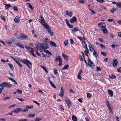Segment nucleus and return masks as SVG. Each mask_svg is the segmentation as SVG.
Here are the masks:
<instances>
[{
  "label": "nucleus",
  "instance_id": "6e6552de",
  "mask_svg": "<svg viewBox=\"0 0 121 121\" xmlns=\"http://www.w3.org/2000/svg\"><path fill=\"white\" fill-rule=\"evenodd\" d=\"M70 23H74L75 22H77V18L75 16H73L69 20Z\"/></svg>",
  "mask_w": 121,
  "mask_h": 121
},
{
  "label": "nucleus",
  "instance_id": "6e6d98bb",
  "mask_svg": "<svg viewBox=\"0 0 121 121\" xmlns=\"http://www.w3.org/2000/svg\"><path fill=\"white\" fill-rule=\"evenodd\" d=\"M65 21L67 25L69 23L68 20L67 19H65Z\"/></svg>",
  "mask_w": 121,
  "mask_h": 121
},
{
  "label": "nucleus",
  "instance_id": "69168bd1",
  "mask_svg": "<svg viewBox=\"0 0 121 121\" xmlns=\"http://www.w3.org/2000/svg\"><path fill=\"white\" fill-rule=\"evenodd\" d=\"M70 43L71 44H73L74 43V42L73 41V40L72 39H70Z\"/></svg>",
  "mask_w": 121,
  "mask_h": 121
},
{
  "label": "nucleus",
  "instance_id": "4468645a",
  "mask_svg": "<svg viewBox=\"0 0 121 121\" xmlns=\"http://www.w3.org/2000/svg\"><path fill=\"white\" fill-rule=\"evenodd\" d=\"M66 14L68 16H69L70 17H71L73 13L70 11H69V12L68 10H66Z\"/></svg>",
  "mask_w": 121,
  "mask_h": 121
},
{
  "label": "nucleus",
  "instance_id": "c03bdc74",
  "mask_svg": "<svg viewBox=\"0 0 121 121\" xmlns=\"http://www.w3.org/2000/svg\"><path fill=\"white\" fill-rule=\"evenodd\" d=\"M101 53L103 55L105 56H106L107 55V53L105 52H101Z\"/></svg>",
  "mask_w": 121,
  "mask_h": 121
},
{
  "label": "nucleus",
  "instance_id": "603ef678",
  "mask_svg": "<svg viewBox=\"0 0 121 121\" xmlns=\"http://www.w3.org/2000/svg\"><path fill=\"white\" fill-rule=\"evenodd\" d=\"M89 10L93 14H95V13L92 9H89Z\"/></svg>",
  "mask_w": 121,
  "mask_h": 121
},
{
  "label": "nucleus",
  "instance_id": "5701e85b",
  "mask_svg": "<svg viewBox=\"0 0 121 121\" xmlns=\"http://www.w3.org/2000/svg\"><path fill=\"white\" fill-rule=\"evenodd\" d=\"M77 31H79V30H78V28L76 27L74 28L72 30V31L73 34H74V33Z\"/></svg>",
  "mask_w": 121,
  "mask_h": 121
},
{
  "label": "nucleus",
  "instance_id": "6ab92c4d",
  "mask_svg": "<svg viewBox=\"0 0 121 121\" xmlns=\"http://www.w3.org/2000/svg\"><path fill=\"white\" fill-rule=\"evenodd\" d=\"M15 44L17 46L21 48H24V47L23 46V45L21 44L20 43H15Z\"/></svg>",
  "mask_w": 121,
  "mask_h": 121
},
{
  "label": "nucleus",
  "instance_id": "f03ea898",
  "mask_svg": "<svg viewBox=\"0 0 121 121\" xmlns=\"http://www.w3.org/2000/svg\"><path fill=\"white\" fill-rule=\"evenodd\" d=\"M37 49L39 50L40 52H42L43 51H45V50L46 49L45 46L42 45L40 43H39L35 46Z\"/></svg>",
  "mask_w": 121,
  "mask_h": 121
},
{
  "label": "nucleus",
  "instance_id": "4be33fe9",
  "mask_svg": "<svg viewBox=\"0 0 121 121\" xmlns=\"http://www.w3.org/2000/svg\"><path fill=\"white\" fill-rule=\"evenodd\" d=\"M46 25L45 26H44V28L46 30L48 31V32L49 31V30H50V29L49 28V26H48L47 24H45Z\"/></svg>",
  "mask_w": 121,
  "mask_h": 121
},
{
  "label": "nucleus",
  "instance_id": "338daca9",
  "mask_svg": "<svg viewBox=\"0 0 121 121\" xmlns=\"http://www.w3.org/2000/svg\"><path fill=\"white\" fill-rule=\"evenodd\" d=\"M62 63V60H61V61H59V63L58 64V65L59 66H60L61 65Z\"/></svg>",
  "mask_w": 121,
  "mask_h": 121
},
{
  "label": "nucleus",
  "instance_id": "a211bd4d",
  "mask_svg": "<svg viewBox=\"0 0 121 121\" xmlns=\"http://www.w3.org/2000/svg\"><path fill=\"white\" fill-rule=\"evenodd\" d=\"M59 60V61L62 60V58L60 56H58L56 57L55 59V61L56 62Z\"/></svg>",
  "mask_w": 121,
  "mask_h": 121
},
{
  "label": "nucleus",
  "instance_id": "72a5a7b5",
  "mask_svg": "<svg viewBox=\"0 0 121 121\" xmlns=\"http://www.w3.org/2000/svg\"><path fill=\"white\" fill-rule=\"evenodd\" d=\"M50 83L52 85V86L54 88H56V87L54 85V84L51 81H50Z\"/></svg>",
  "mask_w": 121,
  "mask_h": 121
},
{
  "label": "nucleus",
  "instance_id": "8fccbe9b",
  "mask_svg": "<svg viewBox=\"0 0 121 121\" xmlns=\"http://www.w3.org/2000/svg\"><path fill=\"white\" fill-rule=\"evenodd\" d=\"M33 108V106H26V108H27V109L32 108Z\"/></svg>",
  "mask_w": 121,
  "mask_h": 121
},
{
  "label": "nucleus",
  "instance_id": "5fc2aeb1",
  "mask_svg": "<svg viewBox=\"0 0 121 121\" xmlns=\"http://www.w3.org/2000/svg\"><path fill=\"white\" fill-rule=\"evenodd\" d=\"M106 104L107 106L109 105V104L108 101V100L107 99H106Z\"/></svg>",
  "mask_w": 121,
  "mask_h": 121
},
{
  "label": "nucleus",
  "instance_id": "13d9d810",
  "mask_svg": "<svg viewBox=\"0 0 121 121\" xmlns=\"http://www.w3.org/2000/svg\"><path fill=\"white\" fill-rule=\"evenodd\" d=\"M13 9L14 10L16 11L17 10V7L15 6H14L13 7Z\"/></svg>",
  "mask_w": 121,
  "mask_h": 121
},
{
  "label": "nucleus",
  "instance_id": "9b49d317",
  "mask_svg": "<svg viewBox=\"0 0 121 121\" xmlns=\"http://www.w3.org/2000/svg\"><path fill=\"white\" fill-rule=\"evenodd\" d=\"M64 89L63 87H61V91L60 94L59 95L60 96H63L64 95Z\"/></svg>",
  "mask_w": 121,
  "mask_h": 121
},
{
  "label": "nucleus",
  "instance_id": "3c124183",
  "mask_svg": "<svg viewBox=\"0 0 121 121\" xmlns=\"http://www.w3.org/2000/svg\"><path fill=\"white\" fill-rule=\"evenodd\" d=\"M64 44L65 46H66L68 43V42L67 40H66L64 42Z\"/></svg>",
  "mask_w": 121,
  "mask_h": 121
},
{
  "label": "nucleus",
  "instance_id": "37998d69",
  "mask_svg": "<svg viewBox=\"0 0 121 121\" xmlns=\"http://www.w3.org/2000/svg\"><path fill=\"white\" fill-rule=\"evenodd\" d=\"M42 119L41 118L36 117L35 119V121H39Z\"/></svg>",
  "mask_w": 121,
  "mask_h": 121
},
{
  "label": "nucleus",
  "instance_id": "79ce46f5",
  "mask_svg": "<svg viewBox=\"0 0 121 121\" xmlns=\"http://www.w3.org/2000/svg\"><path fill=\"white\" fill-rule=\"evenodd\" d=\"M16 92L18 94H21L22 93V91L17 89V90Z\"/></svg>",
  "mask_w": 121,
  "mask_h": 121
},
{
  "label": "nucleus",
  "instance_id": "c9c22d12",
  "mask_svg": "<svg viewBox=\"0 0 121 121\" xmlns=\"http://www.w3.org/2000/svg\"><path fill=\"white\" fill-rule=\"evenodd\" d=\"M78 37L81 40H85L86 39L85 38L83 37H80L78 36Z\"/></svg>",
  "mask_w": 121,
  "mask_h": 121
},
{
  "label": "nucleus",
  "instance_id": "bf43d9fd",
  "mask_svg": "<svg viewBox=\"0 0 121 121\" xmlns=\"http://www.w3.org/2000/svg\"><path fill=\"white\" fill-rule=\"evenodd\" d=\"M28 6L29 7L30 9H33V8H32V6L30 4Z\"/></svg>",
  "mask_w": 121,
  "mask_h": 121
},
{
  "label": "nucleus",
  "instance_id": "2f4dec72",
  "mask_svg": "<svg viewBox=\"0 0 121 121\" xmlns=\"http://www.w3.org/2000/svg\"><path fill=\"white\" fill-rule=\"evenodd\" d=\"M35 114H30L28 115L27 117H33L35 116Z\"/></svg>",
  "mask_w": 121,
  "mask_h": 121
},
{
  "label": "nucleus",
  "instance_id": "412c9836",
  "mask_svg": "<svg viewBox=\"0 0 121 121\" xmlns=\"http://www.w3.org/2000/svg\"><path fill=\"white\" fill-rule=\"evenodd\" d=\"M45 20L43 18V19H42V20H41V22H40V23L44 26H45V24H47L46 23H45Z\"/></svg>",
  "mask_w": 121,
  "mask_h": 121
},
{
  "label": "nucleus",
  "instance_id": "4c0bfd02",
  "mask_svg": "<svg viewBox=\"0 0 121 121\" xmlns=\"http://www.w3.org/2000/svg\"><path fill=\"white\" fill-rule=\"evenodd\" d=\"M48 32L51 36H52L53 35V33L51 30H49Z\"/></svg>",
  "mask_w": 121,
  "mask_h": 121
},
{
  "label": "nucleus",
  "instance_id": "cd10ccee",
  "mask_svg": "<svg viewBox=\"0 0 121 121\" xmlns=\"http://www.w3.org/2000/svg\"><path fill=\"white\" fill-rule=\"evenodd\" d=\"M116 5L118 7L121 8V2H117L116 4Z\"/></svg>",
  "mask_w": 121,
  "mask_h": 121
},
{
  "label": "nucleus",
  "instance_id": "a878e982",
  "mask_svg": "<svg viewBox=\"0 0 121 121\" xmlns=\"http://www.w3.org/2000/svg\"><path fill=\"white\" fill-rule=\"evenodd\" d=\"M62 56L65 59H66L67 60L68 59V56L65 54L63 53L62 54Z\"/></svg>",
  "mask_w": 121,
  "mask_h": 121
},
{
  "label": "nucleus",
  "instance_id": "a19ab883",
  "mask_svg": "<svg viewBox=\"0 0 121 121\" xmlns=\"http://www.w3.org/2000/svg\"><path fill=\"white\" fill-rule=\"evenodd\" d=\"M16 63L20 67H22V65L20 64V62L17 60Z\"/></svg>",
  "mask_w": 121,
  "mask_h": 121
},
{
  "label": "nucleus",
  "instance_id": "774afa93",
  "mask_svg": "<svg viewBox=\"0 0 121 121\" xmlns=\"http://www.w3.org/2000/svg\"><path fill=\"white\" fill-rule=\"evenodd\" d=\"M117 71L121 73V67L117 69Z\"/></svg>",
  "mask_w": 121,
  "mask_h": 121
},
{
  "label": "nucleus",
  "instance_id": "f8f14e48",
  "mask_svg": "<svg viewBox=\"0 0 121 121\" xmlns=\"http://www.w3.org/2000/svg\"><path fill=\"white\" fill-rule=\"evenodd\" d=\"M46 51L45 50V51L44 52H46V55L47 57H49V56L52 55L51 52L47 50H46Z\"/></svg>",
  "mask_w": 121,
  "mask_h": 121
},
{
  "label": "nucleus",
  "instance_id": "9d476101",
  "mask_svg": "<svg viewBox=\"0 0 121 121\" xmlns=\"http://www.w3.org/2000/svg\"><path fill=\"white\" fill-rule=\"evenodd\" d=\"M22 109L20 108H17V109L13 110L12 112L16 113H17L20 112L21 111H22Z\"/></svg>",
  "mask_w": 121,
  "mask_h": 121
},
{
  "label": "nucleus",
  "instance_id": "f3484780",
  "mask_svg": "<svg viewBox=\"0 0 121 121\" xmlns=\"http://www.w3.org/2000/svg\"><path fill=\"white\" fill-rule=\"evenodd\" d=\"M82 45L83 47L85 48L86 49H88L87 46V45L86 42L84 41H82Z\"/></svg>",
  "mask_w": 121,
  "mask_h": 121
},
{
  "label": "nucleus",
  "instance_id": "e433bc0d",
  "mask_svg": "<svg viewBox=\"0 0 121 121\" xmlns=\"http://www.w3.org/2000/svg\"><path fill=\"white\" fill-rule=\"evenodd\" d=\"M41 67L43 69V70L45 71V72L46 73H48V71L46 69L44 66L41 65Z\"/></svg>",
  "mask_w": 121,
  "mask_h": 121
},
{
  "label": "nucleus",
  "instance_id": "39448f33",
  "mask_svg": "<svg viewBox=\"0 0 121 121\" xmlns=\"http://www.w3.org/2000/svg\"><path fill=\"white\" fill-rule=\"evenodd\" d=\"M12 86V84L7 82H2L0 84V87H4L9 88L11 87Z\"/></svg>",
  "mask_w": 121,
  "mask_h": 121
},
{
  "label": "nucleus",
  "instance_id": "ea45409f",
  "mask_svg": "<svg viewBox=\"0 0 121 121\" xmlns=\"http://www.w3.org/2000/svg\"><path fill=\"white\" fill-rule=\"evenodd\" d=\"M88 51L87 50H85L84 51V53L85 55L88 56Z\"/></svg>",
  "mask_w": 121,
  "mask_h": 121
},
{
  "label": "nucleus",
  "instance_id": "20e7f679",
  "mask_svg": "<svg viewBox=\"0 0 121 121\" xmlns=\"http://www.w3.org/2000/svg\"><path fill=\"white\" fill-rule=\"evenodd\" d=\"M25 47L29 51L30 54L35 57H36L35 55L34 54V50L33 48L27 46H26Z\"/></svg>",
  "mask_w": 121,
  "mask_h": 121
},
{
  "label": "nucleus",
  "instance_id": "c85d7f7f",
  "mask_svg": "<svg viewBox=\"0 0 121 121\" xmlns=\"http://www.w3.org/2000/svg\"><path fill=\"white\" fill-rule=\"evenodd\" d=\"M93 55L96 57H97L98 56L97 53L95 50L94 51V52L93 53Z\"/></svg>",
  "mask_w": 121,
  "mask_h": 121
},
{
  "label": "nucleus",
  "instance_id": "aec40b11",
  "mask_svg": "<svg viewBox=\"0 0 121 121\" xmlns=\"http://www.w3.org/2000/svg\"><path fill=\"white\" fill-rule=\"evenodd\" d=\"M49 44L51 46H53L55 47H56V45L55 43L52 41H50L49 42Z\"/></svg>",
  "mask_w": 121,
  "mask_h": 121
},
{
  "label": "nucleus",
  "instance_id": "864d4df0",
  "mask_svg": "<svg viewBox=\"0 0 121 121\" xmlns=\"http://www.w3.org/2000/svg\"><path fill=\"white\" fill-rule=\"evenodd\" d=\"M45 42L46 43H48L49 42L48 39V38H46L44 40Z\"/></svg>",
  "mask_w": 121,
  "mask_h": 121
},
{
  "label": "nucleus",
  "instance_id": "de8ad7c7",
  "mask_svg": "<svg viewBox=\"0 0 121 121\" xmlns=\"http://www.w3.org/2000/svg\"><path fill=\"white\" fill-rule=\"evenodd\" d=\"M67 25L70 28H71L73 27V26L72 25L70 24V23H69Z\"/></svg>",
  "mask_w": 121,
  "mask_h": 121
},
{
  "label": "nucleus",
  "instance_id": "4d7b16f0",
  "mask_svg": "<svg viewBox=\"0 0 121 121\" xmlns=\"http://www.w3.org/2000/svg\"><path fill=\"white\" fill-rule=\"evenodd\" d=\"M9 96H7L6 97L4 98H3V99L4 100H5L7 99H9Z\"/></svg>",
  "mask_w": 121,
  "mask_h": 121
},
{
  "label": "nucleus",
  "instance_id": "0eeeda50",
  "mask_svg": "<svg viewBox=\"0 0 121 121\" xmlns=\"http://www.w3.org/2000/svg\"><path fill=\"white\" fill-rule=\"evenodd\" d=\"M87 60L88 65L92 69H94V65L93 63L91 60L90 58H88Z\"/></svg>",
  "mask_w": 121,
  "mask_h": 121
},
{
  "label": "nucleus",
  "instance_id": "bb28decb",
  "mask_svg": "<svg viewBox=\"0 0 121 121\" xmlns=\"http://www.w3.org/2000/svg\"><path fill=\"white\" fill-rule=\"evenodd\" d=\"M108 94L110 96H112L113 95V92L112 91L109 90H108Z\"/></svg>",
  "mask_w": 121,
  "mask_h": 121
},
{
  "label": "nucleus",
  "instance_id": "f704fd0d",
  "mask_svg": "<svg viewBox=\"0 0 121 121\" xmlns=\"http://www.w3.org/2000/svg\"><path fill=\"white\" fill-rule=\"evenodd\" d=\"M38 92H40L41 93H43V95H44V96L45 95H47V92H45L44 93H43V92L42 91V90H39L38 91Z\"/></svg>",
  "mask_w": 121,
  "mask_h": 121
},
{
  "label": "nucleus",
  "instance_id": "dca6fc26",
  "mask_svg": "<svg viewBox=\"0 0 121 121\" xmlns=\"http://www.w3.org/2000/svg\"><path fill=\"white\" fill-rule=\"evenodd\" d=\"M71 104V103L70 101V99L69 98H68V102H67L66 104L68 108H69L70 107V105Z\"/></svg>",
  "mask_w": 121,
  "mask_h": 121
},
{
  "label": "nucleus",
  "instance_id": "473e14b6",
  "mask_svg": "<svg viewBox=\"0 0 121 121\" xmlns=\"http://www.w3.org/2000/svg\"><path fill=\"white\" fill-rule=\"evenodd\" d=\"M8 64L9 66L10 67L11 69L12 70H13V69L14 68H13V66L12 64H10V63H9Z\"/></svg>",
  "mask_w": 121,
  "mask_h": 121
},
{
  "label": "nucleus",
  "instance_id": "423d86ee",
  "mask_svg": "<svg viewBox=\"0 0 121 121\" xmlns=\"http://www.w3.org/2000/svg\"><path fill=\"white\" fill-rule=\"evenodd\" d=\"M18 39H22L28 38V36H26L24 34H22L17 35V37Z\"/></svg>",
  "mask_w": 121,
  "mask_h": 121
},
{
  "label": "nucleus",
  "instance_id": "7c9ffc66",
  "mask_svg": "<svg viewBox=\"0 0 121 121\" xmlns=\"http://www.w3.org/2000/svg\"><path fill=\"white\" fill-rule=\"evenodd\" d=\"M69 66V65H66L63 68L61 69L62 70H63L64 69H66L68 68Z\"/></svg>",
  "mask_w": 121,
  "mask_h": 121
},
{
  "label": "nucleus",
  "instance_id": "7ed1b4c3",
  "mask_svg": "<svg viewBox=\"0 0 121 121\" xmlns=\"http://www.w3.org/2000/svg\"><path fill=\"white\" fill-rule=\"evenodd\" d=\"M20 61L23 63L24 64L28 66L30 69L31 68L30 66L28 65V64L32 66V64L31 62L29 60L27 59H23L22 60H20Z\"/></svg>",
  "mask_w": 121,
  "mask_h": 121
},
{
  "label": "nucleus",
  "instance_id": "1a4fd4ad",
  "mask_svg": "<svg viewBox=\"0 0 121 121\" xmlns=\"http://www.w3.org/2000/svg\"><path fill=\"white\" fill-rule=\"evenodd\" d=\"M117 60L116 59H114L112 61V65L113 66L115 67L117 66L118 63Z\"/></svg>",
  "mask_w": 121,
  "mask_h": 121
},
{
  "label": "nucleus",
  "instance_id": "f257e3e1",
  "mask_svg": "<svg viewBox=\"0 0 121 121\" xmlns=\"http://www.w3.org/2000/svg\"><path fill=\"white\" fill-rule=\"evenodd\" d=\"M98 26L101 28V30L105 34L107 35L108 34V32L105 27L106 25L105 23L103 22H101L98 23Z\"/></svg>",
  "mask_w": 121,
  "mask_h": 121
},
{
  "label": "nucleus",
  "instance_id": "052dcab7",
  "mask_svg": "<svg viewBox=\"0 0 121 121\" xmlns=\"http://www.w3.org/2000/svg\"><path fill=\"white\" fill-rule=\"evenodd\" d=\"M33 102L35 103L38 106L39 105V103H38L37 101H33Z\"/></svg>",
  "mask_w": 121,
  "mask_h": 121
},
{
  "label": "nucleus",
  "instance_id": "09e8293b",
  "mask_svg": "<svg viewBox=\"0 0 121 121\" xmlns=\"http://www.w3.org/2000/svg\"><path fill=\"white\" fill-rule=\"evenodd\" d=\"M6 42L7 43H8L9 44H11L12 43V41H9L7 40L6 41Z\"/></svg>",
  "mask_w": 121,
  "mask_h": 121
},
{
  "label": "nucleus",
  "instance_id": "e2e57ef3",
  "mask_svg": "<svg viewBox=\"0 0 121 121\" xmlns=\"http://www.w3.org/2000/svg\"><path fill=\"white\" fill-rule=\"evenodd\" d=\"M17 99L21 101H25V100L22 98H17Z\"/></svg>",
  "mask_w": 121,
  "mask_h": 121
},
{
  "label": "nucleus",
  "instance_id": "2eb2a0df",
  "mask_svg": "<svg viewBox=\"0 0 121 121\" xmlns=\"http://www.w3.org/2000/svg\"><path fill=\"white\" fill-rule=\"evenodd\" d=\"M5 5V9H7L10 7H11V6L9 4H3Z\"/></svg>",
  "mask_w": 121,
  "mask_h": 121
},
{
  "label": "nucleus",
  "instance_id": "49530a36",
  "mask_svg": "<svg viewBox=\"0 0 121 121\" xmlns=\"http://www.w3.org/2000/svg\"><path fill=\"white\" fill-rule=\"evenodd\" d=\"M79 57L80 60L82 61H83V60L82 58V57L81 55H79Z\"/></svg>",
  "mask_w": 121,
  "mask_h": 121
},
{
  "label": "nucleus",
  "instance_id": "c756f323",
  "mask_svg": "<svg viewBox=\"0 0 121 121\" xmlns=\"http://www.w3.org/2000/svg\"><path fill=\"white\" fill-rule=\"evenodd\" d=\"M109 77L111 78L112 79H114L116 78V76L114 74H112L110 75L109 76Z\"/></svg>",
  "mask_w": 121,
  "mask_h": 121
},
{
  "label": "nucleus",
  "instance_id": "ddd939ff",
  "mask_svg": "<svg viewBox=\"0 0 121 121\" xmlns=\"http://www.w3.org/2000/svg\"><path fill=\"white\" fill-rule=\"evenodd\" d=\"M19 17L18 16H17L14 18V21L15 23H18L19 22Z\"/></svg>",
  "mask_w": 121,
  "mask_h": 121
},
{
  "label": "nucleus",
  "instance_id": "393cba45",
  "mask_svg": "<svg viewBox=\"0 0 121 121\" xmlns=\"http://www.w3.org/2000/svg\"><path fill=\"white\" fill-rule=\"evenodd\" d=\"M89 49L91 52H92L93 51L95 50L93 48L91 44H89Z\"/></svg>",
  "mask_w": 121,
  "mask_h": 121
},
{
  "label": "nucleus",
  "instance_id": "58836bf2",
  "mask_svg": "<svg viewBox=\"0 0 121 121\" xmlns=\"http://www.w3.org/2000/svg\"><path fill=\"white\" fill-rule=\"evenodd\" d=\"M87 95L88 98H90L92 96V95L89 93H87Z\"/></svg>",
  "mask_w": 121,
  "mask_h": 121
},
{
  "label": "nucleus",
  "instance_id": "0e129e2a",
  "mask_svg": "<svg viewBox=\"0 0 121 121\" xmlns=\"http://www.w3.org/2000/svg\"><path fill=\"white\" fill-rule=\"evenodd\" d=\"M35 53L38 56H40V54L38 52L36 51L35 52Z\"/></svg>",
  "mask_w": 121,
  "mask_h": 121
},
{
  "label": "nucleus",
  "instance_id": "a18cd8bd",
  "mask_svg": "<svg viewBox=\"0 0 121 121\" xmlns=\"http://www.w3.org/2000/svg\"><path fill=\"white\" fill-rule=\"evenodd\" d=\"M100 46L102 49H105V46L102 44H100Z\"/></svg>",
  "mask_w": 121,
  "mask_h": 121
},
{
  "label": "nucleus",
  "instance_id": "b1692460",
  "mask_svg": "<svg viewBox=\"0 0 121 121\" xmlns=\"http://www.w3.org/2000/svg\"><path fill=\"white\" fill-rule=\"evenodd\" d=\"M72 119L73 121H76L77 120V119L76 117L74 115H72Z\"/></svg>",
  "mask_w": 121,
  "mask_h": 121
},
{
  "label": "nucleus",
  "instance_id": "680f3d73",
  "mask_svg": "<svg viewBox=\"0 0 121 121\" xmlns=\"http://www.w3.org/2000/svg\"><path fill=\"white\" fill-rule=\"evenodd\" d=\"M78 79L81 80V77L80 76V74H78Z\"/></svg>",
  "mask_w": 121,
  "mask_h": 121
}]
</instances>
